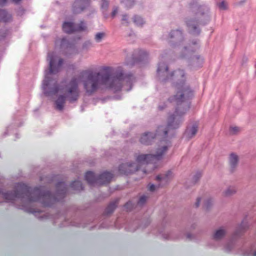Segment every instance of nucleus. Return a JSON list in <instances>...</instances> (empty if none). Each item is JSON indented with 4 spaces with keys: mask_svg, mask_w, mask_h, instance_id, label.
Masks as SVG:
<instances>
[{
    "mask_svg": "<svg viewBox=\"0 0 256 256\" xmlns=\"http://www.w3.org/2000/svg\"><path fill=\"white\" fill-rule=\"evenodd\" d=\"M197 34H198L200 33V30H198V32H196Z\"/></svg>",
    "mask_w": 256,
    "mask_h": 256,
    "instance_id": "nucleus-41",
    "label": "nucleus"
},
{
    "mask_svg": "<svg viewBox=\"0 0 256 256\" xmlns=\"http://www.w3.org/2000/svg\"><path fill=\"white\" fill-rule=\"evenodd\" d=\"M238 162V156L234 153H232L229 157V164L232 171H233L236 166Z\"/></svg>",
    "mask_w": 256,
    "mask_h": 256,
    "instance_id": "nucleus-12",
    "label": "nucleus"
},
{
    "mask_svg": "<svg viewBox=\"0 0 256 256\" xmlns=\"http://www.w3.org/2000/svg\"><path fill=\"white\" fill-rule=\"evenodd\" d=\"M117 13H118V9L116 8V9L114 10L112 13V17H114Z\"/></svg>",
    "mask_w": 256,
    "mask_h": 256,
    "instance_id": "nucleus-33",
    "label": "nucleus"
},
{
    "mask_svg": "<svg viewBox=\"0 0 256 256\" xmlns=\"http://www.w3.org/2000/svg\"><path fill=\"white\" fill-rule=\"evenodd\" d=\"M252 256H256V250L252 254Z\"/></svg>",
    "mask_w": 256,
    "mask_h": 256,
    "instance_id": "nucleus-38",
    "label": "nucleus"
},
{
    "mask_svg": "<svg viewBox=\"0 0 256 256\" xmlns=\"http://www.w3.org/2000/svg\"><path fill=\"white\" fill-rule=\"evenodd\" d=\"M155 138L156 134L153 133L146 132L140 138V142L142 144L149 145L152 144V142Z\"/></svg>",
    "mask_w": 256,
    "mask_h": 256,
    "instance_id": "nucleus-9",
    "label": "nucleus"
},
{
    "mask_svg": "<svg viewBox=\"0 0 256 256\" xmlns=\"http://www.w3.org/2000/svg\"><path fill=\"white\" fill-rule=\"evenodd\" d=\"M6 2V0H0V6H4Z\"/></svg>",
    "mask_w": 256,
    "mask_h": 256,
    "instance_id": "nucleus-34",
    "label": "nucleus"
},
{
    "mask_svg": "<svg viewBox=\"0 0 256 256\" xmlns=\"http://www.w3.org/2000/svg\"><path fill=\"white\" fill-rule=\"evenodd\" d=\"M236 192V189L234 187H229L224 192V196H230Z\"/></svg>",
    "mask_w": 256,
    "mask_h": 256,
    "instance_id": "nucleus-20",
    "label": "nucleus"
},
{
    "mask_svg": "<svg viewBox=\"0 0 256 256\" xmlns=\"http://www.w3.org/2000/svg\"><path fill=\"white\" fill-rule=\"evenodd\" d=\"M230 134H236V132L239 131V128H238L236 127V126L232 127L230 128Z\"/></svg>",
    "mask_w": 256,
    "mask_h": 256,
    "instance_id": "nucleus-27",
    "label": "nucleus"
},
{
    "mask_svg": "<svg viewBox=\"0 0 256 256\" xmlns=\"http://www.w3.org/2000/svg\"><path fill=\"white\" fill-rule=\"evenodd\" d=\"M117 201L113 202L110 203L105 210L106 214H112L117 206Z\"/></svg>",
    "mask_w": 256,
    "mask_h": 256,
    "instance_id": "nucleus-16",
    "label": "nucleus"
},
{
    "mask_svg": "<svg viewBox=\"0 0 256 256\" xmlns=\"http://www.w3.org/2000/svg\"><path fill=\"white\" fill-rule=\"evenodd\" d=\"M108 2L107 0H102V8H106L108 7Z\"/></svg>",
    "mask_w": 256,
    "mask_h": 256,
    "instance_id": "nucleus-28",
    "label": "nucleus"
},
{
    "mask_svg": "<svg viewBox=\"0 0 256 256\" xmlns=\"http://www.w3.org/2000/svg\"><path fill=\"white\" fill-rule=\"evenodd\" d=\"M90 3V0H76L72 6L73 13L75 14L81 13L89 6Z\"/></svg>",
    "mask_w": 256,
    "mask_h": 256,
    "instance_id": "nucleus-7",
    "label": "nucleus"
},
{
    "mask_svg": "<svg viewBox=\"0 0 256 256\" xmlns=\"http://www.w3.org/2000/svg\"><path fill=\"white\" fill-rule=\"evenodd\" d=\"M218 8L222 10H226L228 8V4L224 0H222L218 4Z\"/></svg>",
    "mask_w": 256,
    "mask_h": 256,
    "instance_id": "nucleus-24",
    "label": "nucleus"
},
{
    "mask_svg": "<svg viewBox=\"0 0 256 256\" xmlns=\"http://www.w3.org/2000/svg\"><path fill=\"white\" fill-rule=\"evenodd\" d=\"M170 38H174L176 42V40H181L182 38V34L181 31L179 30H172L170 34Z\"/></svg>",
    "mask_w": 256,
    "mask_h": 256,
    "instance_id": "nucleus-14",
    "label": "nucleus"
},
{
    "mask_svg": "<svg viewBox=\"0 0 256 256\" xmlns=\"http://www.w3.org/2000/svg\"><path fill=\"white\" fill-rule=\"evenodd\" d=\"M66 38H62L61 42V46H63L64 45L66 42Z\"/></svg>",
    "mask_w": 256,
    "mask_h": 256,
    "instance_id": "nucleus-35",
    "label": "nucleus"
},
{
    "mask_svg": "<svg viewBox=\"0 0 256 256\" xmlns=\"http://www.w3.org/2000/svg\"><path fill=\"white\" fill-rule=\"evenodd\" d=\"M201 198H198L196 200V202L195 203V206L196 208H198L200 206V202Z\"/></svg>",
    "mask_w": 256,
    "mask_h": 256,
    "instance_id": "nucleus-32",
    "label": "nucleus"
},
{
    "mask_svg": "<svg viewBox=\"0 0 256 256\" xmlns=\"http://www.w3.org/2000/svg\"><path fill=\"white\" fill-rule=\"evenodd\" d=\"M11 19V16L4 10H0V21L6 22Z\"/></svg>",
    "mask_w": 256,
    "mask_h": 256,
    "instance_id": "nucleus-15",
    "label": "nucleus"
},
{
    "mask_svg": "<svg viewBox=\"0 0 256 256\" xmlns=\"http://www.w3.org/2000/svg\"><path fill=\"white\" fill-rule=\"evenodd\" d=\"M86 30L87 26L84 21H81L78 26L75 25V32L86 31Z\"/></svg>",
    "mask_w": 256,
    "mask_h": 256,
    "instance_id": "nucleus-19",
    "label": "nucleus"
},
{
    "mask_svg": "<svg viewBox=\"0 0 256 256\" xmlns=\"http://www.w3.org/2000/svg\"><path fill=\"white\" fill-rule=\"evenodd\" d=\"M105 34L104 32L97 33L95 36V40L97 42H100L102 38L104 36Z\"/></svg>",
    "mask_w": 256,
    "mask_h": 256,
    "instance_id": "nucleus-23",
    "label": "nucleus"
},
{
    "mask_svg": "<svg viewBox=\"0 0 256 256\" xmlns=\"http://www.w3.org/2000/svg\"><path fill=\"white\" fill-rule=\"evenodd\" d=\"M148 190L152 192L154 191L155 190V186L153 184H150L148 187Z\"/></svg>",
    "mask_w": 256,
    "mask_h": 256,
    "instance_id": "nucleus-31",
    "label": "nucleus"
},
{
    "mask_svg": "<svg viewBox=\"0 0 256 256\" xmlns=\"http://www.w3.org/2000/svg\"><path fill=\"white\" fill-rule=\"evenodd\" d=\"M196 178H197V179H198L200 176V174H197V176H196Z\"/></svg>",
    "mask_w": 256,
    "mask_h": 256,
    "instance_id": "nucleus-39",
    "label": "nucleus"
},
{
    "mask_svg": "<svg viewBox=\"0 0 256 256\" xmlns=\"http://www.w3.org/2000/svg\"><path fill=\"white\" fill-rule=\"evenodd\" d=\"M226 234V231L220 228L217 230L214 234V238L216 240H218L222 238Z\"/></svg>",
    "mask_w": 256,
    "mask_h": 256,
    "instance_id": "nucleus-17",
    "label": "nucleus"
},
{
    "mask_svg": "<svg viewBox=\"0 0 256 256\" xmlns=\"http://www.w3.org/2000/svg\"><path fill=\"white\" fill-rule=\"evenodd\" d=\"M14 2H16V3H18V2H20L21 0H12Z\"/></svg>",
    "mask_w": 256,
    "mask_h": 256,
    "instance_id": "nucleus-37",
    "label": "nucleus"
},
{
    "mask_svg": "<svg viewBox=\"0 0 256 256\" xmlns=\"http://www.w3.org/2000/svg\"><path fill=\"white\" fill-rule=\"evenodd\" d=\"M56 188H58V190L60 191V188H63L60 190V192H59V193L60 194H64L66 193V188L65 186V184L63 182H60L58 184H57Z\"/></svg>",
    "mask_w": 256,
    "mask_h": 256,
    "instance_id": "nucleus-21",
    "label": "nucleus"
},
{
    "mask_svg": "<svg viewBox=\"0 0 256 256\" xmlns=\"http://www.w3.org/2000/svg\"><path fill=\"white\" fill-rule=\"evenodd\" d=\"M70 186L72 188H73L74 190H81L84 189L82 182L79 180H75L71 184Z\"/></svg>",
    "mask_w": 256,
    "mask_h": 256,
    "instance_id": "nucleus-18",
    "label": "nucleus"
},
{
    "mask_svg": "<svg viewBox=\"0 0 256 256\" xmlns=\"http://www.w3.org/2000/svg\"><path fill=\"white\" fill-rule=\"evenodd\" d=\"M147 200V197L145 196H142L138 202V204L140 205H142L145 203Z\"/></svg>",
    "mask_w": 256,
    "mask_h": 256,
    "instance_id": "nucleus-25",
    "label": "nucleus"
},
{
    "mask_svg": "<svg viewBox=\"0 0 256 256\" xmlns=\"http://www.w3.org/2000/svg\"><path fill=\"white\" fill-rule=\"evenodd\" d=\"M122 20H126V16H124Z\"/></svg>",
    "mask_w": 256,
    "mask_h": 256,
    "instance_id": "nucleus-36",
    "label": "nucleus"
},
{
    "mask_svg": "<svg viewBox=\"0 0 256 256\" xmlns=\"http://www.w3.org/2000/svg\"><path fill=\"white\" fill-rule=\"evenodd\" d=\"M210 204H211V200H208L205 201L204 206L206 209H208L209 208V206H210Z\"/></svg>",
    "mask_w": 256,
    "mask_h": 256,
    "instance_id": "nucleus-30",
    "label": "nucleus"
},
{
    "mask_svg": "<svg viewBox=\"0 0 256 256\" xmlns=\"http://www.w3.org/2000/svg\"><path fill=\"white\" fill-rule=\"evenodd\" d=\"M112 178L113 174L108 172H104L98 178L92 172H88L85 174V179L90 185L106 184L110 182Z\"/></svg>",
    "mask_w": 256,
    "mask_h": 256,
    "instance_id": "nucleus-6",
    "label": "nucleus"
},
{
    "mask_svg": "<svg viewBox=\"0 0 256 256\" xmlns=\"http://www.w3.org/2000/svg\"><path fill=\"white\" fill-rule=\"evenodd\" d=\"M48 60H49V68L45 72L42 88L45 94L50 96L57 94L60 90L56 81L52 78L50 76L60 70L63 64V60L61 58H58L52 52L48 54Z\"/></svg>",
    "mask_w": 256,
    "mask_h": 256,
    "instance_id": "nucleus-5",
    "label": "nucleus"
},
{
    "mask_svg": "<svg viewBox=\"0 0 256 256\" xmlns=\"http://www.w3.org/2000/svg\"><path fill=\"white\" fill-rule=\"evenodd\" d=\"M168 147V141L163 140L160 142V144L156 154H140L136 157V163L122 164L119 167V170L121 174H128L135 172L140 171V167L145 166L144 168L142 170V172L144 174H147L146 168V169L151 168V162H156V161L161 159L163 154L167 150Z\"/></svg>",
    "mask_w": 256,
    "mask_h": 256,
    "instance_id": "nucleus-4",
    "label": "nucleus"
},
{
    "mask_svg": "<svg viewBox=\"0 0 256 256\" xmlns=\"http://www.w3.org/2000/svg\"><path fill=\"white\" fill-rule=\"evenodd\" d=\"M134 22L137 26H141L144 24L143 19L139 16H134Z\"/></svg>",
    "mask_w": 256,
    "mask_h": 256,
    "instance_id": "nucleus-22",
    "label": "nucleus"
},
{
    "mask_svg": "<svg viewBox=\"0 0 256 256\" xmlns=\"http://www.w3.org/2000/svg\"><path fill=\"white\" fill-rule=\"evenodd\" d=\"M188 24L189 28H191V30L194 32H195L197 30V25L192 24H190V23H188Z\"/></svg>",
    "mask_w": 256,
    "mask_h": 256,
    "instance_id": "nucleus-29",
    "label": "nucleus"
},
{
    "mask_svg": "<svg viewBox=\"0 0 256 256\" xmlns=\"http://www.w3.org/2000/svg\"><path fill=\"white\" fill-rule=\"evenodd\" d=\"M63 30L68 34L75 32V25L70 22H64L62 25Z\"/></svg>",
    "mask_w": 256,
    "mask_h": 256,
    "instance_id": "nucleus-13",
    "label": "nucleus"
},
{
    "mask_svg": "<svg viewBox=\"0 0 256 256\" xmlns=\"http://www.w3.org/2000/svg\"><path fill=\"white\" fill-rule=\"evenodd\" d=\"M172 177L171 171H168L166 174L162 175H158L156 176V180L160 182L162 184H165L170 181Z\"/></svg>",
    "mask_w": 256,
    "mask_h": 256,
    "instance_id": "nucleus-10",
    "label": "nucleus"
},
{
    "mask_svg": "<svg viewBox=\"0 0 256 256\" xmlns=\"http://www.w3.org/2000/svg\"><path fill=\"white\" fill-rule=\"evenodd\" d=\"M159 108H160V110H162V109H163V108H161V107L160 106H159Z\"/></svg>",
    "mask_w": 256,
    "mask_h": 256,
    "instance_id": "nucleus-40",
    "label": "nucleus"
},
{
    "mask_svg": "<svg viewBox=\"0 0 256 256\" xmlns=\"http://www.w3.org/2000/svg\"><path fill=\"white\" fill-rule=\"evenodd\" d=\"M8 201H14L16 198H22L28 202H40L44 206H48L44 200H50L52 198V195L50 192H45L43 188H32L22 183H18L16 186V190L14 192L1 193L0 196Z\"/></svg>",
    "mask_w": 256,
    "mask_h": 256,
    "instance_id": "nucleus-3",
    "label": "nucleus"
},
{
    "mask_svg": "<svg viewBox=\"0 0 256 256\" xmlns=\"http://www.w3.org/2000/svg\"><path fill=\"white\" fill-rule=\"evenodd\" d=\"M198 130V125L196 124L192 125V127L188 128L186 130L185 134L188 138H191L197 133Z\"/></svg>",
    "mask_w": 256,
    "mask_h": 256,
    "instance_id": "nucleus-11",
    "label": "nucleus"
},
{
    "mask_svg": "<svg viewBox=\"0 0 256 256\" xmlns=\"http://www.w3.org/2000/svg\"><path fill=\"white\" fill-rule=\"evenodd\" d=\"M132 204L130 202H128L125 205H124V208L128 210H130L132 208Z\"/></svg>",
    "mask_w": 256,
    "mask_h": 256,
    "instance_id": "nucleus-26",
    "label": "nucleus"
},
{
    "mask_svg": "<svg viewBox=\"0 0 256 256\" xmlns=\"http://www.w3.org/2000/svg\"><path fill=\"white\" fill-rule=\"evenodd\" d=\"M147 55L148 54L145 51L139 50L135 52L132 60H127L124 64L126 66H133L135 63L143 60L147 56Z\"/></svg>",
    "mask_w": 256,
    "mask_h": 256,
    "instance_id": "nucleus-8",
    "label": "nucleus"
},
{
    "mask_svg": "<svg viewBox=\"0 0 256 256\" xmlns=\"http://www.w3.org/2000/svg\"><path fill=\"white\" fill-rule=\"evenodd\" d=\"M112 69L111 67L105 66L101 72H94L91 69L82 70L78 78L74 77L62 90L64 95H60L55 101L56 108L58 110L64 109L66 100L70 103L76 102L80 96L78 83L80 78L86 77L83 85L86 92L90 96L99 89L104 88L112 89L117 92L122 90L124 85L132 88L134 81V75L130 73L124 74L122 67L117 68L114 76H112Z\"/></svg>",
    "mask_w": 256,
    "mask_h": 256,
    "instance_id": "nucleus-1",
    "label": "nucleus"
},
{
    "mask_svg": "<svg viewBox=\"0 0 256 256\" xmlns=\"http://www.w3.org/2000/svg\"><path fill=\"white\" fill-rule=\"evenodd\" d=\"M157 72L160 76L166 75V78L163 80L164 81L173 78L174 80H179L180 78H182L179 82H176L174 84V88L176 90V94L168 99L170 102H174L176 106L174 113L168 118L166 128H164L161 126L158 127L157 130L158 135L165 138L170 130L177 128L182 122V116L190 108V106L184 104V102L191 98L194 94L190 87L186 86L184 84V80L183 78L184 73L182 70H178L168 74V66L165 64L162 63L159 64Z\"/></svg>",
    "mask_w": 256,
    "mask_h": 256,
    "instance_id": "nucleus-2",
    "label": "nucleus"
}]
</instances>
